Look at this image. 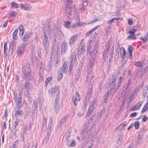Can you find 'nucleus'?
I'll return each mask as SVG.
<instances>
[{"instance_id": "nucleus-1", "label": "nucleus", "mask_w": 148, "mask_h": 148, "mask_svg": "<svg viewBox=\"0 0 148 148\" xmlns=\"http://www.w3.org/2000/svg\"><path fill=\"white\" fill-rule=\"evenodd\" d=\"M22 77L25 80L24 88L26 89L27 93L30 89V82L31 79V70L29 65L26 67L25 64H22Z\"/></svg>"}, {"instance_id": "nucleus-2", "label": "nucleus", "mask_w": 148, "mask_h": 148, "mask_svg": "<svg viewBox=\"0 0 148 148\" xmlns=\"http://www.w3.org/2000/svg\"><path fill=\"white\" fill-rule=\"evenodd\" d=\"M60 97V95L59 94V92L56 97L55 101L54 104V110L56 113H58L60 110L61 107L60 104L59 103V100Z\"/></svg>"}, {"instance_id": "nucleus-3", "label": "nucleus", "mask_w": 148, "mask_h": 148, "mask_svg": "<svg viewBox=\"0 0 148 148\" xmlns=\"http://www.w3.org/2000/svg\"><path fill=\"white\" fill-rule=\"evenodd\" d=\"M73 5V7H72L71 4L66 3L65 8V12L68 15L66 16H67L68 17L69 16L71 15V12L72 10V8L74 11L76 12L77 9L75 7V5Z\"/></svg>"}, {"instance_id": "nucleus-4", "label": "nucleus", "mask_w": 148, "mask_h": 148, "mask_svg": "<svg viewBox=\"0 0 148 148\" xmlns=\"http://www.w3.org/2000/svg\"><path fill=\"white\" fill-rule=\"evenodd\" d=\"M56 38H54L52 41V45L51 46L52 52L54 51L55 49L56 50V54H58L60 53V45L58 43H57L56 42Z\"/></svg>"}, {"instance_id": "nucleus-5", "label": "nucleus", "mask_w": 148, "mask_h": 148, "mask_svg": "<svg viewBox=\"0 0 148 148\" xmlns=\"http://www.w3.org/2000/svg\"><path fill=\"white\" fill-rule=\"evenodd\" d=\"M95 60V58L94 57H93L91 58V60H90L88 68L87 77L86 80L87 82L88 81V77L89 75L92 73V71L93 69V67L94 65Z\"/></svg>"}, {"instance_id": "nucleus-6", "label": "nucleus", "mask_w": 148, "mask_h": 148, "mask_svg": "<svg viewBox=\"0 0 148 148\" xmlns=\"http://www.w3.org/2000/svg\"><path fill=\"white\" fill-rule=\"evenodd\" d=\"M85 58L84 57H83L77 69L76 75H77V77L78 79H79V78L80 77L81 73L84 66V63L85 61Z\"/></svg>"}, {"instance_id": "nucleus-7", "label": "nucleus", "mask_w": 148, "mask_h": 148, "mask_svg": "<svg viewBox=\"0 0 148 148\" xmlns=\"http://www.w3.org/2000/svg\"><path fill=\"white\" fill-rule=\"evenodd\" d=\"M68 45L67 43L65 41H63L61 45V54L62 55H64L67 51Z\"/></svg>"}, {"instance_id": "nucleus-8", "label": "nucleus", "mask_w": 148, "mask_h": 148, "mask_svg": "<svg viewBox=\"0 0 148 148\" xmlns=\"http://www.w3.org/2000/svg\"><path fill=\"white\" fill-rule=\"evenodd\" d=\"M33 105L34 106L35 108L34 109L35 110H37L38 106H39V110H40L41 108L42 107V102L40 99V98H39L38 99H37L36 100H34L33 103Z\"/></svg>"}, {"instance_id": "nucleus-9", "label": "nucleus", "mask_w": 148, "mask_h": 148, "mask_svg": "<svg viewBox=\"0 0 148 148\" xmlns=\"http://www.w3.org/2000/svg\"><path fill=\"white\" fill-rule=\"evenodd\" d=\"M59 88V86H55L49 89L48 92L49 95L52 97Z\"/></svg>"}, {"instance_id": "nucleus-10", "label": "nucleus", "mask_w": 148, "mask_h": 148, "mask_svg": "<svg viewBox=\"0 0 148 148\" xmlns=\"http://www.w3.org/2000/svg\"><path fill=\"white\" fill-rule=\"evenodd\" d=\"M78 37V34H75L72 36L69 39V43L70 46L73 45L77 40Z\"/></svg>"}, {"instance_id": "nucleus-11", "label": "nucleus", "mask_w": 148, "mask_h": 148, "mask_svg": "<svg viewBox=\"0 0 148 148\" xmlns=\"http://www.w3.org/2000/svg\"><path fill=\"white\" fill-rule=\"evenodd\" d=\"M99 48V45L97 43H96L94 46L93 49V53L92 54V52H90V56H91L92 58L94 57L95 56V54L97 53Z\"/></svg>"}, {"instance_id": "nucleus-12", "label": "nucleus", "mask_w": 148, "mask_h": 148, "mask_svg": "<svg viewBox=\"0 0 148 148\" xmlns=\"http://www.w3.org/2000/svg\"><path fill=\"white\" fill-rule=\"evenodd\" d=\"M22 99L21 94L19 93L18 95V98L17 100V102L16 105V108L18 109L21 108L22 106Z\"/></svg>"}, {"instance_id": "nucleus-13", "label": "nucleus", "mask_w": 148, "mask_h": 148, "mask_svg": "<svg viewBox=\"0 0 148 148\" xmlns=\"http://www.w3.org/2000/svg\"><path fill=\"white\" fill-rule=\"evenodd\" d=\"M71 58L70 62L71 65H75L76 63L77 58L75 53H72L71 56Z\"/></svg>"}, {"instance_id": "nucleus-14", "label": "nucleus", "mask_w": 148, "mask_h": 148, "mask_svg": "<svg viewBox=\"0 0 148 148\" xmlns=\"http://www.w3.org/2000/svg\"><path fill=\"white\" fill-rule=\"evenodd\" d=\"M69 117L68 115L64 116L60 121L58 125V127L59 129H60L62 125L66 121Z\"/></svg>"}, {"instance_id": "nucleus-15", "label": "nucleus", "mask_w": 148, "mask_h": 148, "mask_svg": "<svg viewBox=\"0 0 148 148\" xmlns=\"http://www.w3.org/2000/svg\"><path fill=\"white\" fill-rule=\"evenodd\" d=\"M124 77L122 76H120L119 78L117 86L115 88L114 94L115 93V92L119 88L120 86L121 85L122 82L123 81Z\"/></svg>"}, {"instance_id": "nucleus-16", "label": "nucleus", "mask_w": 148, "mask_h": 148, "mask_svg": "<svg viewBox=\"0 0 148 148\" xmlns=\"http://www.w3.org/2000/svg\"><path fill=\"white\" fill-rule=\"evenodd\" d=\"M132 80L131 79H129L127 81V84L126 87L125 88V97H127L128 93H129L130 90L129 89V87L131 84Z\"/></svg>"}, {"instance_id": "nucleus-17", "label": "nucleus", "mask_w": 148, "mask_h": 148, "mask_svg": "<svg viewBox=\"0 0 148 148\" xmlns=\"http://www.w3.org/2000/svg\"><path fill=\"white\" fill-rule=\"evenodd\" d=\"M44 49L46 55L48 54L49 51V42H43Z\"/></svg>"}, {"instance_id": "nucleus-18", "label": "nucleus", "mask_w": 148, "mask_h": 148, "mask_svg": "<svg viewBox=\"0 0 148 148\" xmlns=\"http://www.w3.org/2000/svg\"><path fill=\"white\" fill-rule=\"evenodd\" d=\"M142 104V102L141 101H139L136 105L132 108L130 109V110L131 111H134L136 110H138L140 109L141 106Z\"/></svg>"}, {"instance_id": "nucleus-19", "label": "nucleus", "mask_w": 148, "mask_h": 148, "mask_svg": "<svg viewBox=\"0 0 148 148\" xmlns=\"http://www.w3.org/2000/svg\"><path fill=\"white\" fill-rule=\"evenodd\" d=\"M53 61H52V58L51 57L49 58V61L48 64L47 65L48 70L49 72H50L52 70L53 67Z\"/></svg>"}, {"instance_id": "nucleus-20", "label": "nucleus", "mask_w": 148, "mask_h": 148, "mask_svg": "<svg viewBox=\"0 0 148 148\" xmlns=\"http://www.w3.org/2000/svg\"><path fill=\"white\" fill-rule=\"evenodd\" d=\"M24 47L22 46H18L17 49V53L19 56L22 55L24 51Z\"/></svg>"}, {"instance_id": "nucleus-21", "label": "nucleus", "mask_w": 148, "mask_h": 148, "mask_svg": "<svg viewBox=\"0 0 148 148\" xmlns=\"http://www.w3.org/2000/svg\"><path fill=\"white\" fill-rule=\"evenodd\" d=\"M67 62L65 61L61 67L62 71L64 73H66L68 71V67L67 66Z\"/></svg>"}, {"instance_id": "nucleus-22", "label": "nucleus", "mask_w": 148, "mask_h": 148, "mask_svg": "<svg viewBox=\"0 0 148 148\" xmlns=\"http://www.w3.org/2000/svg\"><path fill=\"white\" fill-rule=\"evenodd\" d=\"M95 115H93L90 118L89 120L88 121L85 123V125L84 127V129H87L88 128V126H89L90 123V121H92L95 118Z\"/></svg>"}, {"instance_id": "nucleus-23", "label": "nucleus", "mask_w": 148, "mask_h": 148, "mask_svg": "<svg viewBox=\"0 0 148 148\" xmlns=\"http://www.w3.org/2000/svg\"><path fill=\"white\" fill-rule=\"evenodd\" d=\"M104 113L103 111H101L99 112L97 116L96 119H94L95 121L94 123H95L96 122H97L99 121L103 114Z\"/></svg>"}, {"instance_id": "nucleus-24", "label": "nucleus", "mask_w": 148, "mask_h": 148, "mask_svg": "<svg viewBox=\"0 0 148 148\" xmlns=\"http://www.w3.org/2000/svg\"><path fill=\"white\" fill-rule=\"evenodd\" d=\"M93 107L92 106H90L88 109V112L86 114V117H88L93 112Z\"/></svg>"}, {"instance_id": "nucleus-25", "label": "nucleus", "mask_w": 148, "mask_h": 148, "mask_svg": "<svg viewBox=\"0 0 148 148\" xmlns=\"http://www.w3.org/2000/svg\"><path fill=\"white\" fill-rule=\"evenodd\" d=\"M31 36V35L30 32H26L23 37L22 38V40L24 41H27L28 40V38L30 37Z\"/></svg>"}, {"instance_id": "nucleus-26", "label": "nucleus", "mask_w": 148, "mask_h": 148, "mask_svg": "<svg viewBox=\"0 0 148 148\" xmlns=\"http://www.w3.org/2000/svg\"><path fill=\"white\" fill-rule=\"evenodd\" d=\"M66 145L69 147H74L76 145V142L74 140H71L67 141Z\"/></svg>"}, {"instance_id": "nucleus-27", "label": "nucleus", "mask_w": 148, "mask_h": 148, "mask_svg": "<svg viewBox=\"0 0 148 148\" xmlns=\"http://www.w3.org/2000/svg\"><path fill=\"white\" fill-rule=\"evenodd\" d=\"M126 125V122H124L120 124L117 128L116 129L118 131H121L125 127Z\"/></svg>"}, {"instance_id": "nucleus-28", "label": "nucleus", "mask_w": 148, "mask_h": 148, "mask_svg": "<svg viewBox=\"0 0 148 148\" xmlns=\"http://www.w3.org/2000/svg\"><path fill=\"white\" fill-rule=\"evenodd\" d=\"M77 100H80V99L79 97V94L78 92L77 91H76L75 96H73L72 98V101Z\"/></svg>"}, {"instance_id": "nucleus-29", "label": "nucleus", "mask_w": 148, "mask_h": 148, "mask_svg": "<svg viewBox=\"0 0 148 148\" xmlns=\"http://www.w3.org/2000/svg\"><path fill=\"white\" fill-rule=\"evenodd\" d=\"M128 50L129 54V58L131 60L132 58V53L133 52V49L132 47L129 46L128 47Z\"/></svg>"}, {"instance_id": "nucleus-30", "label": "nucleus", "mask_w": 148, "mask_h": 148, "mask_svg": "<svg viewBox=\"0 0 148 148\" xmlns=\"http://www.w3.org/2000/svg\"><path fill=\"white\" fill-rule=\"evenodd\" d=\"M16 112L15 113V115L16 117H17V116L18 115L22 116L23 115V112L22 110H19L20 108L18 109L17 108H16Z\"/></svg>"}, {"instance_id": "nucleus-31", "label": "nucleus", "mask_w": 148, "mask_h": 148, "mask_svg": "<svg viewBox=\"0 0 148 148\" xmlns=\"http://www.w3.org/2000/svg\"><path fill=\"white\" fill-rule=\"evenodd\" d=\"M134 65L138 67L142 68L143 66L144 62H141L140 61L136 62L134 63Z\"/></svg>"}, {"instance_id": "nucleus-32", "label": "nucleus", "mask_w": 148, "mask_h": 148, "mask_svg": "<svg viewBox=\"0 0 148 148\" xmlns=\"http://www.w3.org/2000/svg\"><path fill=\"white\" fill-rule=\"evenodd\" d=\"M18 28L20 31V36H22L24 32V29L23 26L22 25H20Z\"/></svg>"}, {"instance_id": "nucleus-33", "label": "nucleus", "mask_w": 148, "mask_h": 148, "mask_svg": "<svg viewBox=\"0 0 148 148\" xmlns=\"http://www.w3.org/2000/svg\"><path fill=\"white\" fill-rule=\"evenodd\" d=\"M120 134L118 135V140H117V143L120 144L121 143L122 140L123 132L121 131L120 132Z\"/></svg>"}, {"instance_id": "nucleus-34", "label": "nucleus", "mask_w": 148, "mask_h": 148, "mask_svg": "<svg viewBox=\"0 0 148 148\" xmlns=\"http://www.w3.org/2000/svg\"><path fill=\"white\" fill-rule=\"evenodd\" d=\"M85 130H84L82 131H81L80 132L81 135L83 134L82 136L83 137H82V139L83 140L84 138L86 137H88L89 136V134H88V132L87 131L86 132Z\"/></svg>"}, {"instance_id": "nucleus-35", "label": "nucleus", "mask_w": 148, "mask_h": 148, "mask_svg": "<svg viewBox=\"0 0 148 148\" xmlns=\"http://www.w3.org/2000/svg\"><path fill=\"white\" fill-rule=\"evenodd\" d=\"M99 26H96L93 29H92L90 30L89 31L87 32L86 34V37H89V36L92 33V32L96 30L97 29V27Z\"/></svg>"}, {"instance_id": "nucleus-36", "label": "nucleus", "mask_w": 148, "mask_h": 148, "mask_svg": "<svg viewBox=\"0 0 148 148\" xmlns=\"http://www.w3.org/2000/svg\"><path fill=\"white\" fill-rule=\"evenodd\" d=\"M140 39L142 40L143 42H146L148 40V31L144 35V38L141 37L140 38Z\"/></svg>"}, {"instance_id": "nucleus-37", "label": "nucleus", "mask_w": 148, "mask_h": 148, "mask_svg": "<svg viewBox=\"0 0 148 148\" xmlns=\"http://www.w3.org/2000/svg\"><path fill=\"white\" fill-rule=\"evenodd\" d=\"M19 123V120L16 118V120L14 122V127L13 128V130H14L15 132L17 130L16 127L18 125Z\"/></svg>"}, {"instance_id": "nucleus-38", "label": "nucleus", "mask_w": 148, "mask_h": 148, "mask_svg": "<svg viewBox=\"0 0 148 148\" xmlns=\"http://www.w3.org/2000/svg\"><path fill=\"white\" fill-rule=\"evenodd\" d=\"M52 79L53 77L51 76L49 77L46 78L45 80V87H47V86Z\"/></svg>"}, {"instance_id": "nucleus-39", "label": "nucleus", "mask_w": 148, "mask_h": 148, "mask_svg": "<svg viewBox=\"0 0 148 148\" xmlns=\"http://www.w3.org/2000/svg\"><path fill=\"white\" fill-rule=\"evenodd\" d=\"M77 50L79 52H80L81 53L84 54V47L82 46H79L77 48Z\"/></svg>"}, {"instance_id": "nucleus-40", "label": "nucleus", "mask_w": 148, "mask_h": 148, "mask_svg": "<svg viewBox=\"0 0 148 148\" xmlns=\"http://www.w3.org/2000/svg\"><path fill=\"white\" fill-rule=\"evenodd\" d=\"M42 68L41 67L40 68V70L41 69V70H40L39 71V74L40 75V77L39 80V82L42 81L43 76V71L42 70Z\"/></svg>"}, {"instance_id": "nucleus-41", "label": "nucleus", "mask_w": 148, "mask_h": 148, "mask_svg": "<svg viewBox=\"0 0 148 148\" xmlns=\"http://www.w3.org/2000/svg\"><path fill=\"white\" fill-rule=\"evenodd\" d=\"M18 32V29H16L13 33L12 36L14 39L16 40L17 39V34Z\"/></svg>"}, {"instance_id": "nucleus-42", "label": "nucleus", "mask_w": 148, "mask_h": 148, "mask_svg": "<svg viewBox=\"0 0 148 148\" xmlns=\"http://www.w3.org/2000/svg\"><path fill=\"white\" fill-rule=\"evenodd\" d=\"M17 12L15 11H13L10 13L9 14V16L10 17H15L17 14Z\"/></svg>"}, {"instance_id": "nucleus-43", "label": "nucleus", "mask_w": 148, "mask_h": 148, "mask_svg": "<svg viewBox=\"0 0 148 148\" xmlns=\"http://www.w3.org/2000/svg\"><path fill=\"white\" fill-rule=\"evenodd\" d=\"M63 77V74L61 73H59L57 75V79L58 82H60Z\"/></svg>"}, {"instance_id": "nucleus-44", "label": "nucleus", "mask_w": 148, "mask_h": 148, "mask_svg": "<svg viewBox=\"0 0 148 148\" xmlns=\"http://www.w3.org/2000/svg\"><path fill=\"white\" fill-rule=\"evenodd\" d=\"M19 6L18 4L15 2H12L11 3V8L13 7L15 8H17Z\"/></svg>"}, {"instance_id": "nucleus-45", "label": "nucleus", "mask_w": 148, "mask_h": 148, "mask_svg": "<svg viewBox=\"0 0 148 148\" xmlns=\"http://www.w3.org/2000/svg\"><path fill=\"white\" fill-rule=\"evenodd\" d=\"M116 82H112L111 84V86L110 87V92L113 91L114 89V87L116 85Z\"/></svg>"}, {"instance_id": "nucleus-46", "label": "nucleus", "mask_w": 148, "mask_h": 148, "mask_svg": "<svg viewBox=\"0 0 148 148\" xmlns=\"http://www.w3.org/2000/svg\"><path fill=\"white\" fill-rule=\"evenodd\" d=\"M97 100V99L96 98L93 99L91 102L90 103V106H92V107L94 108Z\"/></svg>"}, {"instance_id": "nucleus-47", "label": "nucleus", "mask_w": 148, "mask_h": 148, "mask_svg": "<svg viewBox=\"0 0 148 148\" xmlns=\"http://www.w3.org/2000/svg\"><path fill=\"white\" fill-rule=\"evenodd\" d=\"M90 96H86L85 98L83 104L84 106L87 105V103L89 101Z\"/></svg>"}, {"instance_id": "nucleus-48", "label": "nucleus", "mask_w": 148, "mask_h": 148, "mask_svg": "<svg viewBox=\"0 0 148 148\" xmlns=\"http://www.w3.org/2000/svg\"><path fill=\"white\" fill-rule=\"evenodd\" d=\"M109 50L104 49L103 54V57H107L108 55Z\"/></svg>"}, {"instance_id": "nucleus-49", "label": "nucleus", "mask_w": 148, "mask_h": 148, "mask_svg": "<svg viewBox=\"0 0 148 148\" xmlns=\"http://www.w3.org/2000/svg\"><path fill=\"white\" fill-rule=\"evenodd\" d=\"M25 114L24 116V118L26 119L29 116L30 114V112L28 110H25Z\"/></svg>"}, {"instance_id": "nucleus-50", "label": "nucleus", "mask_w": 148, "mask_h": 148, "mask_svg": "<svg viewBox=\"0 0 148 148\" xmlns=\"http://www.w3.org/2000/svg\"><path fill=\"white\" fill-rule=\"evenodd\" d=\"M127 38L131 40H136V37L135 34H131L128 36Z\"/></svg>"}, {"instance_id": "nucleus-51", "label": "nucleus", "mask_w": 148, "mask_h": 148, "mask_svg": "<svg viewBox=\"0 0 148 148\" xmlns=\"http://www.w3.org/2000/svg\"><path fill=\"white\" fill-rule=\"evenodd\" d=\"M47 122V119L46 118V117L45 116H44L42 118V127H43L46 124Z\"/></svg>"}, {"instance_id": "nucleus-52", "label": "nucleus", "mask_w": 148, "mask_h": 148, "mask_svg": "<svg viewBox=\"0 0 148 148\" xmlns=\"http://www.w3.org/2000/svg\"><path fill=\"white\" fill-rule=\"evenodd\" d=\"M53 125L51 124L49 125L48 130V134L49 133H50L53 130Z\"/></svg>"}, {"instance_id": "nucleus-53", "label": "nucleus", "mask_w": 148, "mask_h": 148, "mask_svg": "<svg viewBox=\"0 0 148 148\" xmlns=\"http://www.w3.org/2000/svg\"><path fill=\"white\" fill-rule=\"evenodd\" d=\"M136 31V29L134 28H132L130 29L128 31V33L131 34H135V33Z\"/></svg>"}, {"instance_id": "nucleus-54", "label": "nucleus", "mask_w": 148, "mask_h": 148, "mask_svg": "<svg viewBox=\"0 0 148 148\" xmlns=\"http://www.w3.org/2000/svg\"><path fill=\"white\" fill-rule=\"evenodd\" d=\"M139 125L140 123L139 121H136L134 122V126L136 129H138L139 128Z\"/></svg>"}, {"instance_id": "nucleus-55", "label": "nucleus", "mask_w": 148, "mask_h": 148, "mask_svg": "<svg viewBox=\"0 0 148 148\" xmlns=\"http://www.w3.org/2000/svg\"><path fill=\"white\" fill-rule=\"evenodd\" d=\"M16 42L15 40H12L11 42V45L12 46V49H14L16 46Z\"/></svg>"}, {"instance_id": "nucleus-56", "label": "nucleus", "mask_w": 148, "mask_h": 148, "mask_svg": "<svg viewBox=\"0 0 148 148\" xmlns=\"http://www.w3.org/2000/svg\"><path fill=\"white\" fill-rule=\"evenodd\" d=\"M147 109H148V105L145 104L144 107L141 111V112L143 113L145 112Z\"/></svg>"}, {"instance_id": "nucleus-57", "label": "nucleus", "mask_w": 148, "mask_h": 148, "mask_svg": "<svg viewBox=\"0 0 148 148\" xmlns=\"http://www.w3.org/2000/svg\"><path fill=\"white\" fill-rule=\"evenodd\" d=\"M90 87V86L89 87ZM92 92V89L91 86L90 87V88H89L88 90L87 94L88 96H90Z\"/></svg>"}, {"instance_id": "nucleus-58", "label": "nucleus", "mask_w": 148, "mask_h": 148, "mask_svg": "<svg viewBox=\"0 0 148 148\" xmlns=\"http://www.w3.org/2000/svg\"><path fill=\"white\" fill-rule=\"evenodd\" d=\"M25 10H30L32 8V6L29 4H25Z\"/></svg>"}, {"instance_id": "nucleus-59", "label": "nucleus", "mask_w": 148, "mask_h": 148, "mask_svg": "<svg viewBox=\"0 0 148 148\" xmlns=\"http://www.w3.org/2000/svg\"><path fill=\"white\" fill-rule=\"evenodd\" d=\"M18 143V140H16V141H14L12 145L11 148H15L17 146Z\"/></svg>"}, {"instance_id": "nucleus-60", "label": "nucleus", "mask_w": 148, "mask_h": 148, "mask_svg": "<svg viewBox=\"0 0 148 148\" xmlns=\"http://www.w3.org/2000/svg\"><path fill=\"white\" fill-rule=\"evenodd\" d=\"M71 134V132H67V133L66 134V141H69L68 140L69 139V138L70 137V135Z\"/></svg>"}, {"instance_id": "nucleus-61", "label": "nucleus", "mask_w": 148, "mask_h": 148, "mask_svg": "<svg viewBox=\"0 0 148 148\" xmlns=\"http://www.w3.org/2000/svg\"><path fill=\"white\" fill-rule=\"evenodd\" d=\"M105 78V75H104V77L103 78V80H101L99 84V86L100 87L102 88L103 86V84H104V78Z\"/></svg>"}, {"instance_id": "nucleus-62", "label": "nucleus", "mask_w": 148, "mask_h": 148, "mask_svg": "<svg viewBox=\"0 0 148 148\" xmlns=\"http://www.w3.org/2000/svg\"><path fill=\"white\" fill-rule=\"evenodd\" d=\"M19 6L21 9L25 10V4H20Z\"/></svg>"}, {"instance_id": "nucleus-63", "label": "nucleus", "mask_w": 148, "mask_h": 148, "mask_svg": "<svg viewBox=\"0 0 148 148\" xmlns=\"http://www.w3.org/2000/svg\"><path fill=\"white\" fill-rule=\"evenodd\" d=\"M110 44L109 42H108L105 45V49L109 50Z\"/></svg>"}, {"instance_id": "nucleus-64", "label": "nucleus", "mask_w": 148, "mask_h": 148, "mask_svg": "<svg viewBox=\"0 0 148 148\" xmlns=\"http://www.w3.org/2000/svg\"><path fill=\"white\" fill-rule=\"evenodd\" d=\"M113 21L114 23H116L117 21L119 20H123V18H113Z\"/></svg>"}]
</instances>
